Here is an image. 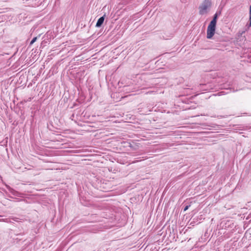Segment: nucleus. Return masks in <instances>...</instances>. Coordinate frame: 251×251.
<instances>
[{
	"mask_svg": "<svg viewBox=\"0 0 251 251\" xmlns=\"http://www.w3.org/2000/svg\"><path fill=\"white\" fill-rule=\"evenodd\" d=\"M217 17L218 15L216 13L207 27L206 35L207 39H211L215 34Z\"/></svg>",
	"mask_w": 251,
	"mask_h": 251,
	"instance_id": "1",
	"label": "nucleus"
},
{
	"mask_svg": "<svg viewBox=\"0 0 251 251\" xmlns=\"http://www.w3.org/2000/svg\"><path fill=\"white\" fill-rule=\"evenodd\" d=\"M211 2L209 0H204L201 5L200 6V14H203L206 12L208 8L210 7Z\"/></svg>",
	"mask_w": 251,
	"mask_h": 251,
	"instance_id": "2",
	"label": "nucleus"
},
{
	"mask_svg": "<svg viewBox=\"0 0 251 251\" xmlns=\"http://www.w3.org/2000/svg\"><path fill=\"white\" fill-rule=\"evenodd\" d=\"M104 18L103 17H101L98 20L97 24H96V26L100 27L101 25L103 24L104 22Z\"/></svg>",
	"mask_w": 251,
	"mask_h": 251,
	"instance_id": "3",
	"label": "nucleus"
},
{
	"mask_svg": "<svg viewBox=\"0 0 251 251\" xmlns=\"http://www.w3.org/2000/svg\"><path fill=\"white\" fill-rule=\"evenodd\" d=\"M37 37L33 38L32 39V40H31V41L30 42V45H32L37 40Z\"/></svg>",
	"mask_w": 251,
	"mask_h": 251,
	"instance_id": "4",
	"label": "nucleus"
},
{
	"mask_svg": "<svg viewBox=\"0 0 251 251\" xmlns=\"http://www.w3.org/2000/svg\"><path fill=\"white\" fill-rule=\"evenodd\" d=\"M250 25L251 26V5L250 6Z\"/></svg>",
	"mask_w": 251,
	"mask_h": 251,
	"instance_id": "5",
	"label": "nucleus"
},
{
	"mask_svg": "<svg viewBox=\"0 0 251 251\" xmlns=\"http://www.w3.org/2000/svg\"><path fill=\"white\" fill-rule=\"evenodd\" d=\"M188 207H189L188 206H186L185 207V208H184V211H186V210H187V209H188Z\"/></svg>",
	"mask_w": 251,
	"mask_h": 251,
	"instance_id": "6",
	"label": "nucleus"
}]
</instances>
